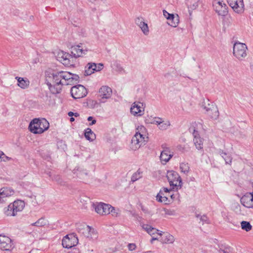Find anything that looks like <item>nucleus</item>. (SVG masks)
Returning <instances> with one entry per match:
<instances>
[{
	"instance_id": "obj_1",
	"label": "nucleus",
	"mask_w": 253,
	"mask_h": 253,
	"mask_svg": "<svg viewBox=\"0 0 253 253\" xmlns=\"http://www.w3.org/2000/svg\"><path fill=\"white\" fill-rule=\"evenodd\" d=\"M78 76L65 71H53L46 77V84L53 94L59 93L63 85L71 84L74 80H77Z\"/></svg>"
},
{
	"instance_id": "obj_2",
	"label": "nucleus",
	"mask_w": 253,
	"mask_h": 253,
	"mask_svg": "<svg viewBox=\"0 0 253 253\" xmlns=\"http://www.w3.org/2000/svg\"><path fill=\"white\" fill-rule=\"evenodd\" d=\"M49 126L48 122L44 118H35L29 124L28 129L34 134H42Z\"/></svg>"
},
{
	"instance_id": "obj_3",
	"label": "nucleus",
	"mask_w": 253,
	"mask_h": 253,
	"mask_svg": "<svg viewBox=\"0 0 253 253\" xmlns=\"http://www.w3.org/2000/svg\"><path fill=\"white\" fill-rule=\"evenodd\" d=\"M77 230L79 233L89 240L93 242L97 241L98 233L97 231L90 226L85 224H78Z\"/></svg>"
},
{
	"instance_id": "obj_4",
	"label": "nucleus",
	"mask_w": 253,
	"mask_h": 253,
	"mask_svg": "<svg viewBox=\"0 0 253 253\" xmlns=\"http://www.w3.org/2000/svg\"><path fill=\"white\" fill-rule=\"evenodd\" d=\"M248 51V46L245 43L236 42L233 44V56L240 61H244L247 57Z\"/></svg>"
},
{
	"instance_id": "obj_5",
	"label": "nucleus",
	"mask_w": 253,
	"mask_h": 253,
	"mask_svg": "<svg viewBox=\"0 0 253 253\" xmlns=\"http://www.w3.org/2000/svg\"><path fill=\"white\" fill-rule=\"evenodd\" d=\"M167 177L171 189L178 190L182 187V180L177 172L173 170L167 172Z\"/></svg>"
},
{
	"instance_id": "obj_6",
	"label": "nucleus",
	"mask_w": 253,
	"mask_h": 253,
	"mask_svg": "<svg viewBox=\"0 0 253 253\" xmlns=\"http://www.w3.org/2000/svg\"><path fill=\"white\" fill-rule=\"evenodd\" d=\"M25 207V203L21 200L15 201L13 203L9 204L4 210V213L7 216H15L18 212L23 210Z\"/></svg>"
},
{
	"instance_id": "obj_7",
	"label": "nucleus",
	"mask_w": 253,
	"mask_h": 253,
	"mask_svg": "<svg viewBox=\"0 0 253 253\" xmlns=\"http://www.w3.org/2000/svg\"><path fill=\"white\" fill-rule=\"evenodd\" d=\"M213 8L220 16H225L228 13V7L222 0H213L212 2Z\"/></svg>"
},
{
	"instance_id": "obj_8",
	"label": "nucleus",
	"mask_w": 253,
	"mask_h": 253,
	"mask_svg": "<svg viewBox=\"0 0 253 253\" xmlns=\"http://www.w3.org/2000/svg\"><path fill=\"white\" fill-rule=\"evenodd\" d=\"M71 93L74 99H80L85 97L87 92L86 89L83 85L78 84L71 88Z\"/></svg>"
},
{
	"instance_id": "obj_9",
	"label": "nucleus",
	"mask_w": 253,
	"mask_h": 253,
	"mask_svg": "<svg viewBox=\"0 0 253 253\" xmlns=\"http://www.w3.org/2000/svg\"><path fill=\"white\" fill-rule=\"evenodd\" d=\"M145 105L141 102H134L131 105L130 113L135 117H141L144 115Z\"/></svg>"
},
{
	"instance_id": "obj_10",
	"label": "nucleus",
	"mask_w": 253,
	"mask_h": 253,
	"mask_svg": "<svg viewBox=\"0 0 253 253\" xmlns=\"http://www.w3.org/2000/svg\"><path fill=\"white\" fill-rule=\"evenodd\" d=\"M78 243L77 237L74 234L65 236L62 239V244L64 248L69 249L76 246Z\"/></svg>"
},
{
	"instance_id": "obj_11",
	"label": "nucleus",
	"mask_w": 253,
	"mask_h": 253,
	"mask_svg": "<svg viewBox=\"0 0 253 253\" xmlns=\"http://www.w3.org/2000/svg\"><path fill=\"white\" fill-rule=\"evenodd\" d=\"M14 247L12 240L8 236L0 235V250L11 251Z\"/></svg>"
},
{
	"instance_id": "obj_12",
	"label": "nucleus",
	"mask_w": 253,
	"mask_h": 253,
	"mask_svg": "<svg viewBox=\"0 0 253 253\" xmlns=\"http://www.w3.org/2000/svg\"><path fill=\"white\" fill-rule=\"evenodd\" d=\"M57 58L58 61L66 66L71 65L73 63L72 55L62 50L58 52Z\"/></svg>"
},
{
	"instance_id": "obj_13",
	"label": "nucleus",
	"mask_w": 253,
	"mask_h": 253,
	"mask_svg": "<svg viewBox=\"0 0 253 253\" xmlns=\"http://www.w3.org/2000/svg\"><path fill=\"white\" fill-rule=\"evenodd\" d=\"M148 139V137H144L135 134L131 139V149L134 150L139 149L142 145L145 144Z\"/></svg>"
},
{
	"instance_id": "obj_14",
	"label": "nucleus",
	"mask_w": 253,
	"mask_h": 253,
	"mask_svg": "<svg viewBox=\"0 0 253 253\" xmlns=\"http://www.w3.org/2000/svg\"><path fill=\"white\" fill-rule=\"evenodd\" d=\"M88 50L87 47L83 46L82 43H80L72 47L71 53L74 57L77 58L86 54Z\"/></svg>"
},
{
	"instance_id": "obj_15",
	"label": "nucleus",
	"mask_w": 253,
	"mask_h": 253,
	"mask_svg": "<svg viewBox=\"0 0 253 253\" xmlns=\"http://www.w3.org/2000/svg\"><path fill=\"white\" fill-rule=\"evenodd\" d=\"M95 211L100 215H107L110 214L112 206L110 205L100 203L96 205L93 204Z\"/></svg>"
},
{
	"instance_id": "obj_16",
	"label": "nucleus",
	"mask_w": 253,
	"mask_h": 253,
	"mask_svg": "<svg viewBox=\"0 0 253 253\" xmlns=\"http://www.w3.org/2000/svg\"><path fill=\"white\" fill-rule=\"evenodd\" d=\"M227 2L235 12L241 13L244 11L243 0H227Z\"/></svg>"
},
{
	"instance_id": "obj_17",
	"label": "nucleus",
	"mask_w": 253,
	"mask_h": 253,
	"mask_svg": "<svg viewBox=\"0 0 253 253\" xmlns=\"http://www.w3.org/2000/svg\"><path fill=\"white\" fill-rule=\"evenodd\" d=\"M112 94V89L108 86H102L99 90L100 102L105 103L107 99L111 98Z\"/></svg>"
},
{
	"instance_id": "obj_18",
	"label": "nucleus",
	"mask_w": 253,
	"mask_h": 253,
	"mask_svg": "<svg viewBox=\"0 0 253 253\" xmlns=\"http://www.w3.org/2000/svg\"><path fill=\"white\" fill-rule=\"evenodd\" d=\"M190 131L192 132L193 136V142L198 150H202L203 148V139L201 137L198 133L194 128H190Z\"/></svg>"
},
{
	"instance_id": "obj_19",
	"label": "nucleus",
	"mask_w": 253,
	"mask_h": 253,
	"mask_svg": "<svg viewBox=\"0 0 253 253\" xmlns=\"http://www.w3.org/2000/svg\"><path fill=\"white\" fill-rule=\"evenodd\" d=\"M241 202L248 208H253V192L247 193L242 197Z\"/></svg>"
},
{
	"instance_id": "obj_20",
	"label": "nucleus",
	"mask_w": 253,
	"mask_h": 253,
	"mask_svg": "<svg viewBox=\"0 0 253 253\" xmlns=\"http://www.w3.org/2000/svg\"><path fill=\"white\" fill-rule=\"evenodd\" d=\"M158 235L160 236V241L163 244H172L175 241L174 236L169 233L163 234L162 231H160Z\"/></svg>"
},
{
	"instance_id": "obj_21",
	"label": "nucleus",
	"mask_w": 253,
	"mask_h": 253,
	"mask_svg": "<svg viewBox=\"0 0 253 253\" xmlns=\"http://www.w3.org/2000/svg\"><path fill=\"white\" fill-rule=\"evenodd\" d=\"M208 105L209 107H205V109L207 111V115L212 119H217L219 116V112L217 108L213 105L210 106V105L209 104Z\"/></svg>"
},
{
	"instance_id": "obj_22",
	"label": "nucleus",
	"mask_w": 253,
	"mask_h": 253,
	"mask_svg": "<svg viewBox=\"0 0 253 253\" xmlns=\"http://www.w3.org/2000/svg\"><path fill=\"white\" fill-rule=\"evenodd\" d=\"M135 23L141 29L142 32L145 35H148L149 30L147 24L140 18H137L135 20Z\"/></svg>"
},
{
	"instance_id": "obj_23",
	"label": "nucleus",
	"mask_w": 253,
	"mask_h": 253,
	"mask_svg": "<svg viewBox=\"0 0 253 253\" xmlns=\"http://www.w3.org/2000/svg\"><path fill=\"white\" fill-rule=\"evenodd\" d=\"M15 79L17 81V86L21 88L26 89L29 87L30 82L27 78L16 77Z\"/></svg>"
},
{
	"instance_id": "obj_24",
	"label": "nucleus",
	"mask_w": 253,
	"mask_h": 253,
	"mask_svg": "<svg viewBox=\"0 0 253 253\" xmlns=\"http://www.w3.org/2000/svg\"><path fill=\"white\" fill-rule=\"evenodd\" d=\"M172 154L168 148H166L162 151L160 159L161 162L165 164L171 159Z\"/></svg>"
},
{
	"instance_id": "obj_25",
	"label": "nucleus",
	"mask_w": 253,
	"mask_h": 253,
	"mask_svg": "<svg viewBox=\"0 0 253 253\" xmlns=\"http://www.w3.org/2000/svg\"><path fill=\"white\" fill-rule=\"evenodd\" d=\"M168 196H169V195L164 193L163 191H160L156 196V200L159 202L164 203L166 204L169 202Z\"/></svg>"
},
{
	"instance_id": "obj_26",
	"label": "nucleus",
	"mask_w": 253,
	"mask_h": 253,
	"mask_svg": "<svg viewBox=\"0 0 253 253\" xmlns=\"http://www.w3.org/2000/svg\"><path fill=\"white\" fill-rule=\"evenodd\" d=\"M14 194V191L11 188L4 187L1 189L0 195L2 199L5 197H10Z\"/></svg>"
},
{
	"instance_id": "obj_27",
	"label": "nucleus",
	"mask_w": 253,
	"mask_h": 253,
	"mask_svg": "<svg viewBox=\"0 0 253 253\" xmlns=\"http://www.w3.org/2000/svg\"><path fill=\"white\" fill-rule=\"evenodd\" d=\"M96 63H88L85 67L84 74L86 76L90 75L95 72Z\"/></svg>"
},
{
	"instance_id": "obj_28",
	"label": "nucleus",
	"mask_w": 253,
	"mask_h": 253,
	"mask_svg": "<svg viewBox=\"0 0 253 253\" xmlns=\"http://www.w3.org/2000/svg\"><path fill=\"white\" fill-rule=\"evenodd\" d=\"M168 21V25L172 27L175 28L178 26L179 24V18L178 15H174L173 14V16H171L170 19Z\"/></svg>"
},
{
	"instance_id": "obj_29",
	"label": "nucleus",
	"mask_w": 253,
	"mask_h": 253,
	"mask_svg": "<svg viewBox=\"0 0 253 253\" xmlns=\"http://www.w3.org/2000/svg\"><path fill=\"white\" fill-rule=\"evenodd\" d=\"M84 136L89 141H93L96 138L95 134L89 128L85 130Z\"/></svg>"
},
{
	"instance_id": "obj_30",
	"label": "nucleus",
	"mask_w": 253,
	"mask_h": 253,
	"mask_svg": "<svg viewBox=\"0 0 253 253\" xmlns=\"http://www.w3.org/2000/svg\"><path fill=\"white\" fill-rule=\"evenodd\" d=\"M219 153L220 155L224 160L226 164L231 165L232 161V158L231 155H228L226 152H224L222 150H219Z\"/></svg>"
},
{
	"instance_id": "obj_31",
	"label": "nucleus",
	"mask_w": 253,
	"mask_h": 253,
	"mask_svg": "<svg viewBox=\"0 0 253 253\" xmlns=\"http://www.w3.org/2000/svg\"><path fill=\"white\" fill-rule=\"evenodd\" d=\"M48 224V221L43 217L39 219L36 222L31 224V226H35L38 227H43Z\"/></svg>"
},
{
	"instance_id": "obj_32",
	"label": "nucleus",
	"mask_w": 253,
	"mask_h": 253,
	"mask_svg": "<svg viewBox=\"0 0 253 253\" xmlns=\"http://www.w3.org/2000/svg\"><path fill=\"white\" fill-rule=\"evenodd\" d=\"M135 134L140 135L144 137H148L147 129L143 126H140L137 127Z\"/></svg>"
},
{
	"instance_id": "obj_33",
	"label": "nucleus",
	"mask_w": 253,
	"mask_h": 253,
	"mask_svg": "<svg viewBox=\"0 0 253 253\" xmlns=\"http://www.w3.org/2000/svg\"><path fill=\"white\" fill-rule=\"evenodd\" d=\"M241 228L243 230L249 232L252 229V226L248 221H242L241 222Z\"/></svg>"
},
{
	"instance_id": "obj_34",
	"label": "nucleus",
	"mask_w": 253,
	"mask_h": 253,
	"mask_svg": "<svg viewBox=\"0 0 253 253\" xmlns=\"http://www.w3.org/2000/svg\"><path fill=\"white\" fill-rule=\"evenodd\" d=\"M170 126V123L169 120L164 121L162 120L159 128L161 130H164L167 129Z\"/></svg>"
},
{
	"instance_id": "obj_35",
	"label": "nucleus",
	"mask_w": 253,
	"mask_h": 253,
	"mask_svg": "<svg viewBox=\"0 0 253 253\" xmlns=\"http://www.w3.org/2000/svg\"><path fill=\"white\" fill-rule=\"evenodd\" d=\"M114 69L118 72L120 73H125V70L123 66L119 63L115 62L113 64Z\"/></svg>"
},
{
	"instance_id": "obj_36",
	"label": "nucleus",
	"mask_w": 253,
	"mask_h": 253,
	"mask_svg": "<svg viewBox=\"0 0 253 253\" xmlns=\"http://www.w3.org/2000/svg\"><path fill=\"white\" fill-rule=\"evenodd\" d=\"M180 169L182 172L186 173L189 171V167L188 164L182 163L180 164Z\"/></svg>"
},
{
	"instance_id": "obj_37",
	"label": "nucleus",
	"mask_w": 253,
	"mask_h": 253,
	"mask_svg": "<svg viewBox=\"0 0 253 253\" xmlns=\"http://www.w3.org/2000/svg\"><path fill=\"white\" fill-rule=\"evenodd\" d=\"M110 213L114 217H117L120 214V211L119 209H116L112 206V208L110 209Z\"/></svg>"
},
{
	"instance_id": "obj_38",
	"label": "nucleus",
	"mask_w": 253,
	"mask_h": 253,
	"mask_svg": "<svg viewBox=\"0 0 253 253\" xmlns=\"http://www.w3.org/2000/svg\"><path fill=\"white\" fill-rule=\"evenodd\" d=\"M11 158L6 156L5 154L2 152L0 151V161L3 162H7L11 160Z\"/></svg>"
},
{
	"instance_id": "obj_39",
	"label": "nucleus",
	"mask_w": 253,
	"mask_h": 253,
	"mask_svg": "<svg viewBox=\"0 0 253 253\" xmlns=\"http://www.w3.org/2000/svg\"><path fill=\"white\" fill-rule=\"evenodd\" d=\"M141 177V172L137 171L132 175L131 179L132 181L134 182L139 179Z\"/></svg>"
},
{
	"instance_id": "obj_40",
	"label": "nucleus",
	"mask_w": 253,
	"mask_h": 253,
	"mask_svg": "<svg viewBox=\"0 0 253 253\" xmlns=\"http://www.w3.org/2000/svg\"><path fill=\"white\" fill-rule=\"evenodd\" d=\"M160 231L159 230L153 228L152 227V228L150 229V231L148 232V233L151 235V236L155 235L156 234L158 235V233H160Z\"/></svg>"
},
{
	"instance_id": "obj_41",
	"label": "nucleus",
	"mask_w": 253,
	"mask_h": 253,
	"mask_svg": "<svg viewBox=\"0 0 253 253\" xmlns=\"http://www.w3.org/2000/svg\"><path fill=\"white\" fill-rule=\"evenodd\" d=\"M163 119L159 117H154V121L152 122V124H155L159 126H160L161 122L162 121Z\"/></svg>"
},
{
	"instance_id": "obj_42",
	"label": "nucleus",
	"mask_w": 253,
	"mask_h": 253,
	"mask_svg": "<svg viewBox=\"0 0 253 253\" xmlns=\"http://www.w3.org/2000/svg\"><path fill=\"white\" fill-rule=\"evenodd\" d=\"M141 226L142 229H143L147 233L150 231V229L152 228V226L151 225L146 224H143Z\"/></svg>"
},
{
	"instance_id": "obj_43",
	"label": "nucleus",
	"mask_w": 253,
	"mask_h": 253,
	"mask_svg": "<svg viewBox=\"0 0 253 253\" xmlns=\"http://www.w3.org/2000/svg\"><path fill=\"white\" fill-rule=\"evenodd\" d=\"M163 15L165 16V18H166L168 20H169L171 18V16H173V14H170L168 12H167L166 10H163Z\"/></svg>"
},
{
	"instance_id": "obj_44",
	"label": "nucleus",
	"mask_w": 253,
	"mask_h": 253,
	"mask_svg": "<svg viewBox=\"0 0 253 253\" xmlns=\"http://www.w3.org/2000/svg\"><path fill=\"white\" fill-rule=\"evenodd\" d=\"M95 66V72H98L103 69V64L102 63L96 64Z\"/></svg>"
},
{
	"instance_id": "obj_45",
	"label": "nucleus",
	"mask_w": 253,
	"mask_h": 253,
	"mask_svg": "<svg viewBox=\"0 0 253 253\" xmlns=\"http://www.w3.org/2000/svg\"><path fill=\"white\" fill-rule=\"evenodd\" d=\"M127 247L129 251H132L136 249V246L134 243H130L128 245Z\"/></svg>"
},
{
	"instance_id": "obj_46",
	"label": "nucleus",
	"mask_w": 253,
	"mask_h": 253,
	"mask_svg": "<svg viewBox=\"0 0 253 253\" xmlns=\"http://www.w3.org/2000/svg\"><path fill=\"white\" fill-rule=\"evenodd\" d=\"M200 220L202 222L203 224H204V223H206L208 221V217L207 216L203 215L200 217Z\"/></svg>"
},
{
	"instance_id": "obj_47",
	"label": "nucleus",
	"mask_w": 253,
	"mask_h": 253,
	"mask_svg": "<svg viewBox=\"0 0 253 253\" xmlns=\"http://www.w3.org/2000/svg\"><path fill=\"white\" fill-rule=\"evenodd\" d=\"M220 253H231L230 248H226L225 249H220L219 250Z\"/></svg>"
},
{
	"instance_id": "obj_48",
	"label": "nucleus",
	"mask_w": 253,
	"mask_h": 253,
	"mask_svg": "<svg viewBox=\"0 0 253 253\" xmlns=\"http://www.w3.org/2000/svg\"><path fill=\"white\" fill-rule=\"evenodd\" d=\"M87 120L88 121H90V120H92V122L90 123H89V125L90 126L94 125L96 123V120L95 119H94L92 117H91V116H90V117H88Z\"/></svg>"
},
{
	"instance_id": "obj_49",
	"label": "nucleus",
	"mask_w": 253,
	"mask_h": 253,
	"mask_svg": "<svg viewBox=\"0 0 253 253\" xmlns=\"http://www.w3.org/2000/svg\"><path fill=\"white\" fill-rule=\"evenodd\" d=\"M170 190L169 189L167 188H163L162 189H161L160 191H163L164 193H166V194H167L169 195Z\"/></svg>"
},
{
	"instance_id": "obj_50",
	"label": "nucleus",
	"mask_w": 253,
	"mask_h": 253,
	"mask_svg": "<svg viewBox=\"0 0 253 253\" xmlns=\"http://www.w3.org/2000/svg\"><path fill=\"white\" fill-rule=\"evenodd\" d=\"M155 240H159L160 241V238H158L155 236V235L152 236V238L150 241V242L151 244H153L154 241Z\"/></svg>"
},
{
	"instance_id": "obj_51",
	"label": "nucleus",
	"mask_w": 253,
	"mask_h": 253,
	"mask_svg": "<svg viewBox=\"0 0 253 253\" xmlns=\"http://www.w3.org/2000/svg\"><path fill=\"white\" fill-rule=\"evenodd\" d=\"M80 253V252L78 250H77V249H74V250L72 252V253Z\"/></svg>"
},
{
	"instance_id": "obj_52",
	"label": "nucleus",
	"mask_w": 253,
	"mask_h": 253,
	"mask_svg": "<svg viewBox=\"0 0 253 253\" xmlns=\"http://www.w3.org/2000/svg\"><path fill=\"white\" fill-rule=\"evenodd\" d=\"M68 115L70 117H73V115H74V113L72 112H68Z\"/></svg>"
},
{
	"instance_id": "obj_53",
	"label": "nucleus",
	"mask_w": 253,
	"mask_h": 253,
	"mask_svg": "<svg viewBox=\"0 0 253 253\" xmlns=\"http://www.w3.org/2000/svg\"><path fill=\"white\" fill-rule=\"evenodd\" d=\"M150 121L148 122V123L152 124V122H155L154 121V117H151Z\"/></svg>"
},
{
	"instance_id": "obj_54",
	"label": "nucleus",
	"mask_w": 253,
	"mask_h": 253,
	"mask_svg": "<svg viewBox=\"0 0 253 253\" xmlns=\"http://www.w3.org/2000/svg\"><path fill=\"white\" fill-rule=\"evenodd\" d=\"M73 116L76 117H77L79 116V114L78 113H74Z\"/></svg>"
},
{
	"instance_id": "obj_55",
	"label": "nucleus",
	"mask_w": 253,
	"mask_h": 253,
	"mask_svg": "<svg viewBox=\"0 0 253 253\" xmlns=\"http://www.w3.org/2000/svg\"><path fill=\"white\" fill-rule=\"evenodd\" d=\"M70 121H71V122H74V121H75V119H74L73 117H72L70 118Z\"/></svg>"
},
{
	"instance_id": "obj_56",
	"label": "nucleus",
	"mask_w": 253,
	"mask_h": 253,
	"mask_svg": "<svg viewBox=\"0 0 253 253\" xmlns=\"http://www.w3.org/2000/svg\"><path fill=\"white\" fill-rule=\"evenodd\" d=\"M169 196L171 197V198L172 199H174L173 195H169Z\"/></svg>"
},
{
	"instance_id": "obj_57",
	"label": "nucleus",
	"mask_w": 253,
	"mask_h": 253,
	"mask_svg": "<svg viewBox=\"0 0 253 253\" xmlns=\"http://www.w3.org/2000/svg\"><path fill=\"white\" fill-rule=\"evenodd\" d=\"M168 75H169V74L168 73V74H165V76L166 77H168Z\"/></svg>"
},
{
	"instance_id": "obj_58",
	"label": "nucleus",
	"mask_w": 253,
	"mask_h": 253,
	"mask_svg": "<svg viewBox=\"0 0 253 253\" xmlns=\"http://www.w3.org/2000/svg\"><path fill=\"white\" fill-rule=\"evenodd\" d=\"M252 17H253V13H252Z\"/></svg>"
}]
</instances>
